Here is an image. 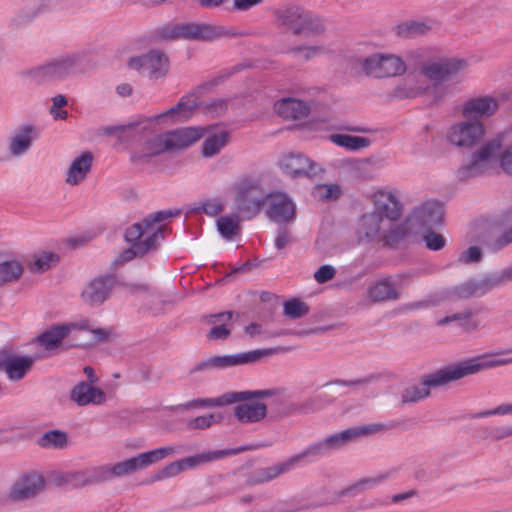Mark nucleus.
Returning a JSON list of instances; mask_svg holds the SVG:
<instances>
[{
  "label": "nucleus",
  "instance_id": "obj_1",
  "mask_svg": "<svg viewBox=\"0 0 512 512\" xmlns=\"http://www.w3.org/2000/svg\"><path fill=\"white\" fill-rule=\"evenodd\" d=\"M512 364V348L500 349L468 358L445 366L423 376L421 383L406 387L401 394L403 403H413L425 399L430 388L444 386L450 382L474 375L480 371Z\"/></svg>",
  "mask_w": 512,
  "mask_h": 512
},
{
  "label": "nucleus",
  "instance_id": "obj_2",
  "mask_svg": "<svg viewBox=\"0 0 512 512\" xmlns=\"http://www.w3.org/2000/svg\"><path fill=\"white\" fill-rule=\"evenodd\" d=\"M374 209L362 216L360 233L365 238L394 246L404 239L403 222L398 220L402 214V205L397 195L390 190H378L373 195Z\"/></svg>",
  "mask_w": 512,
  "mask_h": 512
},
{
  "label": "nucleus",
  "instance_id": "obj_3",
  "mask_svg": "<svg viewBox=\"0 0 512 512\" xmlns=\"http://www.w3.org/2000/svg\"><path fill=\"white\" fill-rule=\"evenodd\" d=\"M384 428L385 426L383 424L371 423L352 427L329 435L325 439L309 445L301 453L294 455L288 460L263 469L261 472V480L270 481L284 473L291 471L306 457L327 455L349 443L357 441L362 437L376 434L382 431Z\"/></svg>",
  "mask_w": 512,
  "mask_h": 512
},
{
  "label": "nucleus",
  "instance_id": "obj_4",
  "mask_svg": "<svg viewBox=\"0 0 512 512\" xmlns=\"http://www.w3.org/2000/svg\"><path fill=\"white\" fill-rule=\"evenodd\" d=\"M176 214L173 211H158L128 227L125 231V239L131 247L122 256L130 259L133 255L142 256L155 249L166 230L162 222Z\"/></svg>",
  "mask_w": 512,
  "mask_h": 512
},
{
  "label": "nucleus",
  "instance_id": "obj_5",
  "mask_svg": "<svg viewBox=\"0 0 512 512\" xmlns=\"http://www.w3.org/2000/svg\"><path fill=\"white\" fill-rule=\"evenodd\" d=\"M236 209L247 218L258 215L266 206L268 194L257 175H242L230 187Z\"/></svg>",
  "mask_w": 512,
  "mask_h": 512
},
{
  "label": "nucleus",
  "instance_id": "obj_6",
  "mask_svg": "<svg viewBox=\"0 0 512 512\" xmlns=\"http://www.w3.org/2000/svg\"><path fill=\"white\" fill-rule=\"evenodd\" d=\"M234 35L235 33L223 26L203 22L168 23L158 30L159 38L167 41H212Z\"/></svg>",
  "mask_w": 512,
  "mask_h": 512
},
{
  "label": "nucleus",
  "instance_id": "obj_7",
  "mask_svg": "<svg viewBox=\"0 0 512 512\" xmlns=\"http://www.w3.org/2000/svg\"><path fill=\"white\" fill-rule=\"evenodd\" d=\"M268 395L267 391L229 392L215 398V407L237 403L234 415L241 423H254L263 420L267 415V406L260 398Z\"/></svg>",
  "mask_w": 512,
  "mask_h": 512
},
{
  "label": "nucleus",
  "instance_id": "obj_8",
  "mask_svg": "<svg viewBox=\"0 0 512 512\" xmlns=\"http://www.w3.org/2000/svg\"><path fill=\"white\" fill-rule=\"evenodd\" d=\"M276 15L277 22L295 35L318 37L327 30V21L323 16L301 7H285L278 10Z\"/></svg>",
  "mask_w": 512,
  "mask_h": 512
},
{
  "label": "nucleus",
  "instance_id": "obj_9",
  "mask_svg": "<svg viewBox=\"0 0 512 512\" xmlns=\"http://www.w3.org/2000/svg\"><path fill=\"white\" fill-rule=\"evenodd\" d=\"M444 209L440 202L428 200L416 206L403 221L404 238L419 235L443 223Z\"/></svg>",
  "mask_w": 512,
  "mask_h": 512
},
{
  "label": "nucleus",
  "instance_id": "obj_10",
  "mask_svg": "<svg viewBox=\"0 0 512 512\" xmlns=\"http://www.w3.org/2000/svg\"><path fill=\"white\" fill-rule=\"evenodd\" d=\"M360 66L365 75L376 79L401 76L407 70L404 59L390 52L372 53L361 60Z\"/></svg>",
  "mask_w": 512,
  "mask_h": 512
},
{
  "label": "nucleus",
  "instance_id": "obj_11",
  "mask_svg": "<svg viewBox=\"0 0 512 512\" xmlns=\"http://www.w3.org/2000/svg\"><path fill=\"white\" fill-rule=\"evenodd\" d=\"M470 61L463 57H438L424 62L421 74L435 84H441L468 70Z\"/></svg>",
  "mask_w": 512,
  "mask_h": 512
},
{
  "label": "nucleus",
  "instance_id": "obj_12",
  "mask_svg": "<svg viewBox=\"0 0 512 512\" xmlns=\"http://www.w3.org/2000/svg\"><path fill=\"white\" fill-rule=\"evenodd\" d=\"M501 150V141L499 139L485 142L472 153L468 162L458 169V176L460 178H468L487 171L495 162H498Z\"/></svg>",
  "mask_w": 512,
  "mask_h": 512
},
{
  "label": "nucleus",
  "instance_id": "obj_13",
  "mask_svg": "<svg viewBox=\"0 0 512 512\" xmlns=\"http://www.w3.org/2000/svg\"><path fill=\"white\" fill-rule=\"evenodd\" d=\"M78 65L76 55H63L29 71V77L36 84L63 80L75 73Z\"/></svg>",
  "mask_w": 512,
  "mask_h": 512
},
{
  "label": "nucleus",
  "instance_id": "obj_14",
  "mask_svg": "<svg viewBox=\"0 0 512 512\" xmlns=\"http://www.w3.org/2000/svg\"><path fill=\"white\" fill-rule=\"evenodd\" d=\"M486 127L479 120L457 121L446 132V140L452 146L470 150L485 137Z\"/></svg>",
  "mask_w": 512,
  "mask_h": 512
},
{
  "label": "nucleus",
  "instance_id": "obj_15",
  "mask_svg": "<svg viewBox=\"0 0 512 512\" xmlns=\"http://www.w3.org/2000/svg\"><path fill=\"white\" fill-rule=\"evenodd\" d=\"M412 276V272H407L373 281L367 289V297L373 303L398 300Z\"/></svg>",
  "mask_w": 512,
  "mask_h": 512
},
{
  "label": "nucleus",
  "instance_id": "obj_16",
  "mask_svg": "<svg viewBox=\"0 0 512 512\" xmlns=\"http://www.w3.org/2000/svg\"><path fill=\"white\" fill-rule=\"evenodd\" d=\"M278 165L282 173L292 179H312L324 171L321 164L300 152L284 154L279 159Z\"/></svg>",
  "mask_w": 512,
  "mask_h": 512
},
{
  "label": "nucleus",
  "instance_id": "obj_17",
  "mask_svg": "<svg viewBox=\"0 0 512 512\" xmlns=\"http://www.w3.org/2000/svg\"><path fill=\"white\" fill-rule=\"evenodd\" d=\"M198 106L197 97L194 94L183 96L179 102L167 111L148 117L145 121L147 126H170L176 123L188 121Z\"/></svg>",
  "mask_w": 512,
  "mask_h": 512
},
{
  "label": "nucleus",
  "instance_id": "obj_18",
  "mask_svg": "<svg viewBox=\"0 0 512 512\" xmlns=\"http://www.w3.org/2000/svg\"><path fill=\"white\" fill-rule=\"evenodd\" d=\"M222 452H203L198 455L189 456L185 458H181L179 460L173 461L163 468L158 470L151 478L150 482H159L164 481L170 478H174L181 473L194 469L201 464L216 460L220 458Z\"/></svg>",
  "mask_w": 512,
  "mask_h": 512
},
{
  "label": "nucleus",
  "instance_id": "obj_19",
  "mask_svg": "<svg viewBox=\"0 0 512 512\" xmlns=\"http://www.w3.org/2000/svg\"><path fill=\"white\" fill-rule=\"evenodd\" d=\"M40 130L32 123L18 126L7 139V150L11 157L19 158L28 153L39 138Z\"/></svg>",
  "mask_w": 512,
  "mask_h": 512
},
{
  "label": "nucleus",
  "instance_id": "obj_20",
  "mask_svg": "<svg viewBox=\"0 0 512 512\" xmlns=\"http://www.w3.org/2000/svg\"><path fill=\"white\" fill-rule=\"evenodd\" d=\"M129 67L152 79H158L168 72V58L160 51L152 50L145 55L131 58Z\"/></svg>",
  "mask_w": 512,
  "mask_h": 512
},
{
  "label": "nucleus",
  "instance_id": "obj_21",
  "mask_svg": "<svg viewBox=\"0 0 512 512\" xmlns=\"http://www.w3.org/2000/svg\"><path fill=\"white\" fill-rule=\"evenodd\" d=\"M266 205L267 217L276 223H290L295 219L296 205L284 192L269 193Z\"/></svg>",
  "mask_w": 512,
  "mask_h": 512
},
{
  "label": "nucleus",
  "instance_id": "obj_22",
  "mask_svg": "<svg viewBox=\"0 0 512 512\" xmlns=\"http://www.w3.org/2000/svg\"><path fill=\"white\" fill-rule=\"evenodd\" d=\"M87 329H89L88 320L56 325L39 335L37 342L48 351L55 350L61 345L62 341L74 331Z\"/></svg>",
  "mask_w": 512,
  "mask_h": 512
},
{
  "label": "nucleus",
  "instance_id": "obj_23",
  "mask_svg": "<svg viewBox=\"0 0 512 512\" xmlns=\"http://www.w3.org/2000/svg\"><path fill=\"white\" fill-rule=\"evenodd\" d=\"M99 466L85 470L59 472L54 475L56 485L66 488H80L102 482Z\"/></svg>",
  "mask_w": 512,
  "mask_h": 512
},
{
  "label": "nucleus",
  "instance_id": "obj_24",
  "mask_svg": "<svg viewBox=\"0 0 512 512\" xmlns=\"http://www.w3.org/2000/svg\"><path fill=\"white\" fill-rule=\"evenodd\" d=\"M499 108V101L492 95L472 97L465 101L461 107V114L472 120L488 118L494 115Z\"/></svg>",
  "mask_w": 512,
  "mask_h": 512
},
{
  "label": "nucleus",
  "instance_id": "obj_25",
  "mask_svg": "<svg viewBox=\"0 0 512 512\" xmlns=\"http://www.w3.org/2000/svg\"><path fill=\"white\" fill-rule=\"evenodd\" d=\"M114 283L115 280L111 276L96 277L84 286L81 298L90 306H99L109 297Z\"/></svg>",
  "mask_w": 512,
  "mask_h": 512
},
{
  "label": "nucleus",
  "instance_id": "obj_26",
  "mask_svg": "<svg viewBox=\"0 0 512 512\" xmlns=\"http://www.w3.org/2000/svg\"><path fill=\"white\" fill-rule=\"evenodd\" d=\"M33 363V357L0 351V370H4L7 377L12 381L22 379L31 369Z\"/></svg>",
  "mask_w": 512,
  "mask_h": 512
},
{
  "label": "nucleus",
  "instance_id": "obj_27",
  "mask_svg": "<svg viewBox=\"0 0 512 512\" xmlns=\"http://www.w3.org/2000/svg\"><path fill=\"white\" fill-rule=\"evenodd\" d=\"M204 132H206V129L200 126L185 127L166 132L169 150L185 149L193 145L204 137Z\"/></svg>",
  "mask_w": 512,
  "mask_h": 512
},
{
  "label": "nucleus",
  "instance_id": "obj_28",
  "mask_svg": "<svg viewBox=\"0 0 512 512\" xmlns=\"http://www.w3.org/2000/svg\"><path fill=\"white\" fill-rule=\"evenodd\" d=\"M44 488L41 475L32 473L20 478L11 488L9 497L12 500H25L34 497Z\"/></svg>",
  "mask_w": 512,
  "mask_h": 512
},
{
  "label": "nucleus",
  "instance_id": "obj_29",
  "mask_svg": "<svg viewBox=\"0 0 512 512\" xmlns=\"http://www.w3.org/2000/svg\"><path fill=\"white\" fill-rule=\"evenodd\" d=\"M93 156L90 152H83L75 157L65 173V182L69 186L81 184L91 171Z\"/></svg>",
  "mask_w": 512,
  "mask_h": 512
},
{
  "label": "nucleus",
  "instance_id": "obj_30",
  "mask_svg": "<svg viewBox=\"0 0 512 512\" xmlns=\"http://www.w3.org/2000/svg\"><path fill=\"white\" fill-rule=\"evenodd\" d=\"M437 22L431 18L411 19L399 23L395 33L403 38L424 36L436 28Z\"/></svg>",
  "mask_w": 512,
  "mask_h": 512
},
{
  "label": "nucleus",
  "instance_id": "obj_31",
  "mask_svg": "<svg viewBox=\"0 0 512 512\" xmlns=\"http://www.w3.org/2000/svg\"><path fill=\"white\" fill-rule=\"evenodd\" d=\"M201 145V153L204 158H212L218 155L229 143L230 133L225 129H213L207 131Z\"/></svg>",
  "mask_w": 512,
  "mask_h": 512
},
{
  "label": "nucleus",
  "instance_id": "obj_32",
  "mask_svg": "<svg viewBox=\"0 0 512 512\" xmlns=\"http://www.w3.org/2000/svg\"><path fill=\"white\" fill-rule=\"evenodd\" d=\"M71 399L80 406L100 405L106 401V395L101 389L81 382L72 389Z\"/></svg>",
  "mask_w": 512,
  "mask_h": 512
},
{
  "label": "nucleus",
  "instance_id": "obj_33",
  "mask_svg": "<svg viewBox=\"0 0 512 512\" xmlns=\"http://www.w3.org/2000/svg\"><path fill=\"white\" fill-rule=\"evenodd\" d=\"M169 150L168 142L166 141V134L157 135L147 141H145L139 151H136L132 155L134 162L144 163L151 157L157 156Z\"/></svg>",
  "mask_w": 512,
  "mask_h": 512
},
{
  "label": "nucleus",
  "instance_id": "obj_34",
  "mask_svg": "<svg viewBox=\"0 0 512 512\" xmlns=\"http://www.w3.org/2000/svg\"><path fill=\"white\" fill-rule=\"evenodd\" d=\"M208 323L212 325L206 337L209 341L225 340L231 333L233 328L232 313L222 312L210 315Z\"/></svg>",
  "mask_w": 512,
  "mask_h": 512
},
{
  "label": "nucleus",
  "instance_id": "obj_35",
  "mask_svg": "<svg viewBox=\"0 0 512 512\" xmlns=\"http://www.w3.org/2000/svg\"><path fill=\"white\" fill-rule=\"evenodd\" d=\"M102 481L112 479L114 477H123L142 470L137 456H133L113 465L99 466Z\"/></svg>",
  "mask_w": 512,
  "mask_h": 512
},
{
  "label": "nucleus",
  "instance_id": "obj_36",
  "mask_svg": "<svg viewBox=\"0 0 512 512\" xmlns=\"http://www.w3.org/2000/svg\"><path fill=\"white\" fill-rule=\"evenodd\" d=\"M277 113L286 119H301L309 113L308 105L295 98H284L275 104Z\"/></svg>",
  "mask_w": 512,
  "mask_h": 512
},
{
  "label": "nucleus",
  "instance_id": "obj_37",
  "mask_svg": "<svg viewBox=\"0 0 512 512\" xmlns=\"http://www.w3.org/2000/svg\"><path fill=\"white\" fill-rule=\"evenodd\" d=\"M179 452L175 445H165L155 449L140 453L137 456L141 469H145L150 465L156 464L170 456Z\"/></svg>",
  "mask_w": 512,
  "mask_h": 512
},
{
  "label": "nucleus",
  "instance_id": "obj_38",
  "mask_svg": "<svg viewBox=\"0 0 512 512\" xmlns=\"http://www.w3.org/2000/svg\"><path fill=\"white\" fill-rule=\"evenodd\" d=\"M425 90L423 81L415 75H407L396 86L394 95L397 98H413Z\"/></svg>",
  "mask_w": 512,
  "mask_h": 512
},
{
  "label": "nucleus",
  "instance_id": "obj_39",
  "mask_svg": "<svg viewBox=\"0 0 512 512\" xmlns=\"http://www.w3.org/2000/svg\"><path fill=\"white\" fill-rule=\"evenodd\" d=\"M329 141L334 145L348 151L363 150L371 145V140L366 137L352 136L347 134H331Z\"/></svg>",
  "mask_w": 512,
  "mask_h": 512
},
{
  "label": "nucleus",
  "instance_id": "obj_40",
  "mask_svg": "<svg viewBox=\"0 0 512 512\" xmlns=\"http://www.w3.org/2000/svg\"><path fill=\"white\" fill-rule=\"evenodd\" d=\"M240 216L236 213L221 216L216 221V227L220 235L231 240L240 231Z\"/></svg>",
  "mask_w": 512,
  "mask_h": 512
},
{
  "label": "nucleus",
  "instance_id": "obj_41",
  "mask_svg": "<svg viewBox=\"0 0 512 512\" xmlns=\"http://www.w3.org/2000/svg\"><path fill=\"white\" fill-rule=\"evenodd\" d=\"M489 280L490 275L484 277L480 281L466 282L457 288V294L459 297L463 298L482 296L489 290L496 288V286H492L488 283Z\"/></svg>",
  "mask_w": 512,
  "mask_h": 512
},
{
  "label": "nucleus",
  "instance_id": "obj_42",
  "mask_svg": "<svg viewBox=\"0 0 512 512\" xmlns=\"http://www.w3.org/2000/svg\"><path fill=\"white\" fill-rule=\"evenodd\" d=\"M67 434L60 430L45 432L38 440V444L47 449H62L67 446Z\"/></svg>",
  "mask_w": 512,
  "mask_h": 512
},
{
  "label": "nucleus",
  "instance_id": "obj_43",
  "mask_svg": "<svg viewBox=\"0 0 512 512\" xmlns=\"http://www.w3.org/2000/svg\"><path fill=\"white\" fill-rule=\"evenodd\" d=\"M289 53L300 61L307 62L325 54L323 45H299L289 49Z\"/></svg>",
  "mask_w": 512,
  "mask_h": 512
},
{
  "label": "nucleus",
  "instance_id": "obj_44",
  "mask_svg": "<svg viewBox=\"0 0 512 512\" xmlns=\"http://www.w3.org/2000/svg\"><path fill=\"white\" fill-rule=\"evenodd\" d=\"M225 207L226 200L222 196H214L202 200L195 209L207 216L216 217L225 210Z\"/></svg>",
  "mask_w": 512,
  "mask_h": 512
},
{
  "label": "nucleus",
  "instance_id": "obj_45",
  "mask_svg": "<svg viewBox=\"0 0 512 512\" xmlns=\"http://www.w3.org/2000/svg\"><path fill=\"white\" fill-rule=\"evenodd\" d=\"M215 398H199L187 401L185 403L177 404L166 408L173 414H182L188 410H196L204 407H215Z\"/></svg>",
  "mask_w": 512,
  "mask_h": 512
},
{
  "label": "nucleus",
  "instance_id": "obj_46",
  "mask_svg": "<svg viewBox=\"0 0 512 512\" xmlns=\"http://www.w3.org/2000/svg\"><path fill=\"white\" fill-rule=\"evenodd\" d=\"M58 257L51 252H43L35 255L33 260L29 263V269L33 273H43L56 265Z\"/></svg>",
  "mask_w": 512,
  "mask_h": 512
},
{
  "label": "nucleus",
  "instance_id": "obj_47",
  "mask_svg": "<svg viewBox=\"0 0 512 512\" xmlns=\"http://www.w3.org/2000/svg\"><path fill=\"white\" fill-rule=\"evenodd\" d=\"M23 272L22 265L16 260L0 263V285L17 280Z\"/></svg>",
  "mask_w": 512,
  "mask_h": 512
},
{
  "label": "nucleus",
  "instance_id": "obj_48",
  "mask_svg": "<svg viewBox=\"0 0 512 512\" xmlns=\"http://www.w3.org/2000/svg\"><path fill=\"white\" fill-rule=\"evenodd\" d=\"M452 321L459 322L460 325L468 331H474L478 328V323L474 320H471V312L469 311H463L446 316L438 321V325H445Z\"/></svg>",
  "mask_w": 512,
  "mask_h": 512
},
{
  "label": "nucleus",
  "instance_id": "obj_49",
  "mask_svg": "<svg viewBox=\"0 0 512 512\" xmlns=\"http://www.w3.org/2000/svg\"><path fill=\"white\" fill-rule=\"evenodd\" d=\"M236 366L235 355L215 356L202 361L198 366V370H207L213 368H226Z\"/></svg>",
  "mask_w": 512,
  "mask_h": 512
},
{
  "label": "nucleus",
  "instance_id": "obj_50",
  "mask_svg": "<svg viewBox=\"0 0 512 512\" xmlns=\"http://www.w3.org/2000/svg\"><path fill=\"white\" fill-rule=\"evenodd\" d=\"M277 349L270 348V349H260V350H253L245 353H240L235 355L236 365H242L246 363H253L258 361L264 356H271L275 353H277Z\"/></svg>",
  "mask_w": 512,
  "mask_h": 512
},
{
  "label": "nucleus",
  "instance_id": "obj_51",
  "mask_svg": "<svg viewBox=\"0 0 512 512\" xmlns=\"http://www.w3.org/2000/svg\"><path fill=\"white\" fill-rule=\"evenodd\" d=\"M221 416L218 414H209L197 416L190 419L186 427L190 430H205L211 427L213 424L220 422Z\"/></svg>",
  "mask_w": 512,
  "mask_h": 512
},
{
  "label": "nucleus",
  "instance_id": "obj_52",
  "mask_svg": "<svg viewBox=\"0 0 512 512\" xmlns=\"http://www.w3.org/2000/svg\"><path fill=\"white\" fill-rule=\"evenodd\" d=\"M419 235H422V239L429 250L438 251L444 248L446 245L445 237L440 233L432 231L431 229L425 231L424 233H420Z\"/></svg>",
  "mask_w": 512,
  "mask_h": 512
},
{
  "label": "nucleus",
  "instance_id": "obj_53",
  "mask_svg": "<svg viewBox=\"0 0 512 512\" xmlns=\"http://www.w3.org/2000/svg\"><path fill=\"white\" fill-rule=\"evenodd\" d=\"M67 105V99L64 95L58 94L52 98V106L50 107V114L55 120H65L68 117L66 110L62 108Z\"/></svg>",
  "mask_w": 512,
  "mask_h": 512
},
{
  "label": "nucleus",
  "instance_id": "obj_54",
  "mask_svg": "<svg viewBox=\"0 0 512 512\" xmlns=\"http://www.w3.org/2000/svg\"><path fill=\"white\" fill-rule=\"evenodd\" d=\"M308 312L307 306L298 299L287 301L284 304V313L290 318L296 319L306 315Z\"/></svg>",
  "mask_w": 512,
  "mask_h": 512
},
{
  "label": "nucleus",
  "instance_id": "obj_55",
  "mask_svg": "<svg viewBox=\"0 0 512 512\" xmlns=\"http://www.w3.org/2000/svg\"><path fill=\"white\" fill-rule=\"evenodd\" d=\"M498 164L503 172L512 175V143L502 148Z\"/></svg>",
  "mask_w": 512,
  "mask_h": 512
},
{
  "label": "nucleus",
  "instance_id": "obj_56",
  "mask_svg": "<svg viewBox=\"0 0 512 512\" xmlns=\"http://www.w3.org/2000/svg\"><path fill=\"white\" fill-rule=\"evenodd\" d=\"M507 281H512V266L490 274V280L488 283L492 286L500 287Z\"/></svg>",
  "mask_w": 512,
  "mask_h": 512
},
{
  "label": "nucleus",
  "instance_id": "obj_57",
  "mask_svg": "<svg viewBox=\"0 0 512 512\" xmlns=\"http://www.w3.org/2000/svg\"><path fill=\"white\" fill-rule=\"evenodd\" d=\"M482 259L481 249L477 246H471L461 253L459 262L463 264L477 263Z\"/></svg>",
  "mask_w": 512,
  "mask_h": 512
},
{
  "label": "nucleus",
  "instance_id": "obj_58",
  "mask_svg": "<svg viewBox=\"0 0 512 512\" xmlns=\"http://www.w3.org/2000/svg\"><path fill=\"white\" fill-rule=\"evenodd\" d=\"M336 275V269L332 265H322L314 273V279L319 284H324L333 279Z\"/></svg>",
  "mask_w": 512,
  "mask_h": 512
},
{
  "label": "nucleus",
  "instance_id": "obj_59",
  "mask_svg": "<svg viewBox=\"0 0 512 512\" xmlns=\"http://www.w3.org/2000/svg\"><path fill=\"white\" fill-rule=\"evenodd\" d=\"M316 190L319 197L323 199H337L341 194V189L336 184L319 185Z\"/></svg>",
  "mask_w": 512,
  "mask_h": 512
},
{
  "label": "nucleus",
  "instance_id": "obj_60",
  "mask_svg": "<svg viewBox=\"0 0 512 512\" xmlns=\"http://www.w3.org/2000/svg\"><path fill=\"white\" fill-rule=\"evenodd\" d=\"M494 440H502L512 436V426H499L492 428L490 432Z\"/></svg>",
  "mask_w": 512,
  "mask_h": 512
},
{
  "label": "nucleus",
  "instance_id": "obj_61",
  "mask_svg": "<svg viewBox=\"0 0 512 512\" xmlns=\"http://www.w3.org/2000/svg\"><path fill=\"white\" fill-rule=\"evenodd\" d=\"M510 243H512V228L510 230H508L507 232H505L499 239H497L491 245V248L494 251H498Z\"/></svg>",
  "mask_w": 512,
  "mask_h": 512
},
{
  "label": "nucleus",
  "instance_id": "obj_62",
  "mask_svg": "<svg viewBox=\"0 0 512 512\" xmlns=\"http://www.w3.org/2000/svg\"><path fill=\"white\" fill-rule=\"evenodd\" d=\"M263 0H234V8L236 10L245 11L253 6L258 5Z\"/></svg>",
  "mask_w": 512,
  "mask_h": 512
},
{
  "label": "nucleus",
  "instance_id": "obj_63",
  "mask_svg": "<svg viewBox=\"0 0 512 512\" xmlns=\"http://www.w3.org/2000/svg\"><path fill=\"white\" fill-rule=\"evenodd\" d=\"M227 108V102L223 99H219V100H216V101H213L208 110L209 112L211 113H214L215 115H220L222 114Z\"/></svg>",
  "mask_w": 512,
  "mask_h": 512
},
{
  "label": "nucleus",
  "instance_id": "obj_64",
  "mask_svg": "<svg viewBox=\"0 0 512 512\" xmlns=\"http://www.w3.org/2000/svg\"><path fill=\"white\" fill-rule=\"evenodd\" d=\"M387 476H388L387 474H381L376 477L367 478V479L362 480L360 482V485L362 486L363 489L370 488L372 486H375V485L383 482L387 478Z\"/></svg>",
  "mask_w": 512,
  "mask_h": 512
}]
</instances>
